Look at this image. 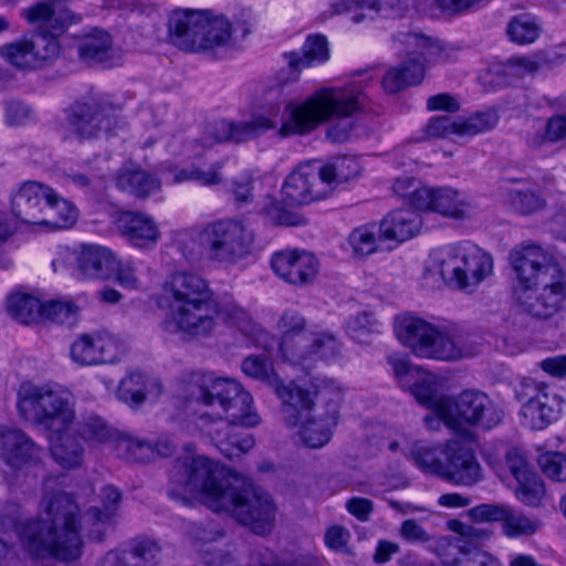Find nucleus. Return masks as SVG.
<instances>
[{
    "instance_id": "9",
    "label": "nucleus",
    "mask_w": 566,
    "mask_h": 566,
    "mask_svg": "<svg viewBox=\"0 0 566 566\" xmlns=\"http://www.w3.org/2000/svg\"><path fill=\"white\" fill-rule=\"evenodd\" d=\"M168 38L172 45L186 52H212L229 43L231 24L207 10H176L169 17Z\"/></svg>"
},
{
    "instance_id": "20",
    "label": "nucleus",
    "mask_w": 566,
    "mask_h": 566,
    "mask_svg": "<svg viewBox=\"0 0 566 566\" xmlns=\"http://www.w3.org/2000/svg\"><path fill=\"white\" fill-rule=\"evenodd\" d=\"M57 53V41L45 38L23 39L0 46V56L19 70L40 67Z\"/></svg>"
},
{
    "instance_id": "62",
    "label": "nucleus",
    "mask_w": 566,
    "mask_h": 566,
    "mask_svg": "<svg viewBox=\"0 0 566 566\" xmlns=\"http://www.w3.org/2000/svg\"><path fill=\"white\" fill-rule=\"evenodd\" d=\"M378 327L377 321L368 313L357 314L347 323V332L353 338L359 339L368 333L376 332Z\"/></svg>"
},
{
    "instance_id": "49",
    "label": "nucleus",
    "mask_w": 566,
    "mask_h": 566,
    "mask_svg": "<svg viewBox=\"0 0 566 566\" xmlns=\"http://www.w3.org/2000/svg\"><path fill=\"white\" fill-rule=\"evenodd\" d=\"M76 436L92 446L105 443L113 439L112 428L99 417L90 416L73 429Z\"/></svg>"
},
{
    "instance_id": "14",
    "label": "nucleus",
    "mask_w": 566,
    "mask_h": 566,
    "mask_svg": "<svg viewBox=\"0 0 566 566\" xmlns=\"http://www.w3.org/2000/svg\"><path fill=\"white\" fill-rule=\"evenodd\" d=\"M128 350L119 336L107 331H94L80 334L71 344V359L80 366L113 364Z\"/></svg>"
},
{
    "instance_id": "2",
    "label": "nucleus",
    "mask_w": 566,
    "mask_h": 566,
    "mask_svg": "<svg viewBox=\"0 0 566 566\" xmlns=\"http://www.w3.org/2000/svg\"><path fill=\"white\" fill-rule=\"evenodd\" d=\"M363 96V91L352 83L342 87L322 88L302 103H289L284 115H281L279 105H273L250 120L240 123L218 120L206 127L200 145L195 142L187 146L191 148L188 153L196 157L201 154V150L217 143L247 142L275 128L279 122H281L280 136L304 135L331 118L350 117L360 109Z\"/></svg>"
},
{
    "instance_id": "51",
    "label": "nucleus",
    "mask_w": 566,
    "mask_h": 566,
    "mask_svg": "<svg viewBox=\"0 0 566 566\" xmlns=\"http://www.w3.org/2000/svg\"><path fill=\"white\" fill-rule=\"evenodd\" d=\"M328 57L326 39L322 35H311L303 46V57L291 60L290 65L293 69L307 67L316 63L325 62Z\"/></svg>"
},
{
    "instance_id": "11",
    "label": "nucleus",
    "mask_w": 566,
    "mask_h": 566,
    "mask_svg": "<svg viewBox=\"0 0 566 566\" xmlns=\"http://www.w3.org/2000/svg\"><path fill=\"white\" fill-rule=\"evenodd\" d=\"M444 454L447 463L437 458H427V471L464 486H472L483 479L482 468L470 447L457 440H449L444 447Z\"/></svg>"
},
{
    "instance_id": "59",
    "label": "nucleus",
    "mask_w": 566,
    "mask_h": 566,
    "mask_svg": "<svg viewBox=\"0 0 566 566\" xmlns=\"http://www.w3.org/2000/svg\"><path fill=\"white\" fill-rule=\"evenodd\" d=\"M395 192L408 199L409 203L415 208L420 209L423 202V189L420 179L411 177L398 178L394 185Z\"/></svg>"
},
{
    "instance_id": "53",
    "label": "nucleus",
    "mask_w": 566,
    "mask_h": 566,
    "mask_svg": "<svg viewBox=\"0 0 566 566\" xmlns=\"http://www.w3.org/2000/svg\"><path fill=\"white\" fill-rule=\"evenodd\" d=\"M80 314V306L70 300H56L43 304L42 321L73 324Z\"/></svg>"
},
{
    "instance_id": "55",
    "label": "nucleus",
    "mask_w": 566,
    "mask_h": 566,
    "mask_svg": "<svg viewBox=\"0 0 566 566\" xmlns=\"http://www.w3.org/2000/svg\"><path fill=\"white\" fill-rule=\"evenodd\" d=\"M516 481L518 484L515 491L517 499L528 506L539 505L545 494V486L542 479L533 471Z\"/></svg>"
},
{
    "instance_id": "57",
    "label": "nucleus",
    "mask_w": 566,
    "mask_h": 566,
    "mask_svg": "<svg viewBox=\"0 0 566 566\" xmlns=\"http://www.w3.org/2000/svg\"><path fill=\"white\" fill-rule=\"evenodd\" d=\"M537 523L521 513H516L510 506V514L503 522V532L506 536L516 537L521 535H531L537 530Z\"/></svg>"
},
{
    "instance_id": "26",
    "label": "nucleus",
    "mask_w": 566,
    "mask_h": 566,
    "mask_svg": "<svg viewBox=\"0 0 566 566\" xmlns=\"http://www.w3.org/2000/svg\"><path fill=\"white\" fill-rule=\"evenodd\" d=\"M116 224L123 235L139 248L154 245L160 239V230L155 220L142 212H120Z\"/></svg>"
},
{
    "instance_id": "27",
    "label": "nucleus",
    "mask_w": 566,
    "mask_h": 566,
    "mask_svg": "<svg viewBox=\"0 0 566 566\" xmlns=\"http://www.w3.org/2000/svg\"><path fill=\"white\" fill-rule=\"evenodd\" d=\"M433 552L440 562L431 566H500L490 553L480 548L464 549L448 538L439 539Z\"/></svg>"
},
{
    "instance_id": "23",
    "label": "nucleus",
    "mask_w": 566,
    "mask_h": 566,
    "mask_svg": "<svg viewBox=\"0 0 566 566\" xmlns=\"http://www.w3.org/2000/svg\"><path fill=\"white\" fill-rule=\"evenodd\" d=\"M53 199V189L36 181L23 182L12 197V212L24 223L41 224L43 207Z\"/></svg>"
},
{
    "instance_id": "10",
    "label": "nucleus",
    "mask_w": 566,
    "mask_h": 566,
    "mask_svg": "<svg viewBox=\"0 0 566 566\" xmlns=\"http://www.w3.org/2000/svg\"><path fill=\"white\" fill-rule=\"evenodd\" d=\"M18 408L25 419L45 426L49 431L70 427L75 420L71 395L51 385L22 384L18 392Z\"/></svg>"
},
{
    "instance_id": "61",
    "label": "nucleus",
    "mask_w": 566,
    "mask_h": 566,
    "mask_svg": "<svg viewBox=\"0 0 566 566\" xmlns=\"http://www.w3.org/2000/svg\"><path fill=\"white\" fill-rule=\"evenodd\" d=\"M115 280L128 290H138L142 286L138 265L133 261H117L115 264Z\"/></svg>"
},
{
    "instance_id": "13",
    "label": "nucleus",
    "mask_w": 566,
    "mask_h": 566,
    "mask_svg": "<svg viewBox=\"0 0 566 566\" xmlns=\"http://www.w3.org/2000/svg\"><path fill=\"white\" fill-rule=\"evenodd\" d=\"M67 122L80 138H95L116 125L115 107L105 95L87 96L72 106Z\"/></svg>"
},
{
    "instance_id": "36",
    "label": "nucleus",
    "mask_w": 566,
    "mask_h": 566,
    "mask_svg": "<svg viewBox=\"0 0 566 566\" xmlns=\"http://www.w3.org/2000/svg\"><path fill=\"white\" fill-rule=\"evenodd\" d=\"M160 554V546L149 538L136 541L129 552L112 551L103 558L101 566H146Z\"/></svg>"
},
{
    "instance_id": "8",
    "label": "nucleus",
    "mask_w": 566,
    "mask_h": 566,
    "mask_svg": "<svg viewBox=\"0 0 566 566\" xmlns=\"http://www.w3.org/2000/svg\"><path fill=\"white\" fill-rule=\"evenodd\" d=\"M429 256L444 283L460 291H475L493 272L492 255L471 241L434 248Z\"/></svg>"
},
{
    "instance_id": "17",
    "label": "nucleus",
    "mask_w": 566,
    "mask_h": 566,
    "mask_svg": "<svg viewBox=\"0 0 566 566\" xmlns=\"http://www.w3.org/2000/svg\"><path fill=\"white\" fill-rule=\"evenodd\" d=\"M331 195L322 166L314 164L298 165L285 179L282 198L291 206L308 205L323 200Z\"/></svg>"
},
{
    "instance_id": "56",
    "label": "nucleus",
    "mask_w": 566,
    "mask_h": 566,
    "mask_svg": "<svg viewBox=\"0 0 566 566\" xmlns=\"http://www.w3.org/2000/svg\"><path fill=\"white\" fill-rule=\"evenodd\" d=\"M242 370L247 376L260 379L272 388L280 380L277 375L274 373L272 365L258 356H250L245 358L242 363Z\"/></svg>"
},
{
    "instance_id": "4",
    "label": "nucleus",
    "mask_w": 566,
    "mask_h": 566,
    "mask_svg": "<svg viewBox=\"0 0 566 566\" xmlns=\"http://www.w3.org/2000/svg\"><path fill=\"white\" fill-rule=\"evenodd\" d=\"M163 298L169 312L163 322L168 333L192 337L210 335L221 312L208 281L190 272H175L167 277Z\"/></svg>"
},
{
    "instance_id": "47",
    "label": "nucleus",
    "mask_w": 566,
    "mask_h": 566,
    "mask_svg": "<svg viewBox=\"0 0 566 566\" xmlns=\"http://www.w3.org/2000/svg\"><path fill=\"white\" fill-rule=\"evenodd\" d=\"M50 218H43L41 224L51 227L52 229L71 228L77 219V209L69 200L60 197L53 190V199L49 200L46 206Z\"/></svg>"
},
{
    "instance_id": "7",
    "label": "nucleus",
    "mask_w": 566,
    "mask_h": 566,
    "mask_svg": "<svg viewBox=\"0 0 566 566\" xmlns=\"http://www.w3.org/2000/svg\"><path fill=\"white\" fill-rule=\"evenodd\" d=\"M427 410L461 437L472 436L469 427L490 430L503 418L501 408L484 392L467 389L455 398L448 396L430 397L427 394Z\"/></svg>"
},
{
    "instance_id": "42",
    "label": "nucleus",
    "mask_w": 566,
    "mask_h": 566,
    "mask_svg": "<svg viewBox=\"0 0 566 566\" xmlns=\"http://www.w3.org/2000/svg\"><path fill=\"white\" fill-rule=\"evenodd\" d=\"M101 496L104 502V510L102 511L98 507H93L88 510L83 517V523L85 525L95 527V530L92 531L91 536L96 541L102 539L105 525L109 523L114 516L116 507L120 501L119 491L113 486L104 488Z\"/></svg>"
},
{
    "instance_id": "44",
    "label": "nucleus",
    "mask_w": 566,
    "mask_h": 566,
    "mask_svg": "<svg viewBox=\"0 0 566 566\" xmlns=\"http://www.w3.org/2000/svg\"><path fill=\"white\" fill-rule=\"evenodd\" d=\"M160 180L142 169H123L116 177V186L138 198H145L160 189Z\"/></svg>"
},
{
    "instance_id": "45",
    "label": "nucleus",
    "mask_w": 566,
    "mask_h": 566,
    "mask_svg": "<svg viewBox=\"0 0 566 566\" xmlns=\"http://www.w3.org/2000/svg\"><path fill=\"white\" fill-rule=\"evenodd\" d=\"M321 166L325 179L329 184L331 192L336 185L348 182L361 174V165L356 157L345 156Z\"/></svg>"
},
{
    "instance_id": "15",
    "label": "nucleus",
    "mask_w": 566,
    "mask_h": 566,
    "mask_svg": "<svg viewBox=\"0 0 566 566\" xmlns=\"http://www.w3.org/2000/svg\"><path fill=\"white\" fill-rule=\"evenodd\" d=\"M510 262L525 289L560 280L565 274L554 258L539 245L516 247L510 253Z\"/></svg>"
},
{
    "instance_id": "24",
    "label": "nucleus",
    "mask_w": 566,
    "mask_h": 566,
    "mask_svg": "<svg viewBox=\"0 0 566 566\" xmlns=\"http://www.w3.org/2000/svg\"><path fill=\"white\" fill-rule=\"evenodd\" d=\"M469 355L453 324L427 322V358L450 361Z\"/></svg>"
},
{
    "instance_id": "58",
    "label": "nucleus",
    "mask_w": 566,
    "mask_h": 566,
    "mask_svg": "<svg viewBox=\"0 0 566 566\" xmlns=\"http://www.w3.org/2000/svg\"><path fill=\"white\" fill-rule=\"evenodd\" d=\"M543 473L557 482L566 481V455L560 452L542 454L538 460Z\"/></svg>"
},
{
    "instance_id": "31",
    "label": "nucleus",
    "mask_w": 566,
    "mask_h": 566,
    "mask_svg": "<svg viewBox=\"0 0 566 566\" xmlns=\"http://www.w3.org/2000/svg\"><path fill=\"white\" fill-rule=\"evenodd\" d=\"M542 292L535 297L528 296L523 302L524 311L533 317L546 319L552 317L560 307L566 295L565 275L560 280L552 279L542 284Z\"/></svg>"
},
{
    "instance_id": "32",
    "label": "nucleus",
    "mask_w": 566,
    "mask_h": 566,
    "mask_svg": "<svg viewBox=\"0 0 566 566\" xmlns=\"http://www.w3.org/2000/svg\"><path fill=\"white\" fill-rule=\"evenodd\" d=\"M305 319L296 312H285L277 323L281 333L280 352L284 359L293 361L298 352L306 345L311 332L305 329Z\"/></svg>"
},
{
    "instance_id": "60",
    "label": "nucleus",
    "mask_w": 566,
    "mask_h": 566,
    "mask_svg": "<svg viewBox=\"0 0 566 566\" xmlns=\"http://www.w3.org/2000/svg\"><path fill=\"white\" fill-rule=\"evenodd\" d=\"M472 521L484 522H504L510 514V506L505 504H480L468 512Z\"/></svg>"
},
{
    "instance_id": "3",
    "label": "nucleus",
    "mask_w": 566,
    "mask_h": 566,
    "mask_svg": "<svg viewBox=\"0 0 566 566\" xmlns=\"http://www.w3.org/2000/svg\"><path fill=\"white\" fill-rule=\"evenodd\" d=\"M181 386L190 403L213 409L212 412H202L200 418L203 421L220 422L216 431L209 430V434L221 453L232 459L253 448L252 436L240 434L237 427H255L260 423V417L254 410L252 396L239 382L192 373Z\"/></svg>"
},
{
    "instance_id": "54",
    "label": "nucleus",
    "mask_w": 566,
    "mask_h": 566,
    "mask_svg": "<svg viewBox=\"0 0 566 566\" xmlns=\"http://www.w3.org/2000/svg\"><path fill=\"white\" fill-rule=\"evenodd\" d=\"M117 453L128 461L146 462L154 455L153 447L143 440L124 436L116 442Z\"/></svg>"
},
{
    "instance_id": "46",
    "label": "nucleus",
    "mask_w": 566,
    "mask_h": 566,
    "mask_svg": "<svg viewBox=\"0 0 566 566\" xmlns=\"http://www.w3.org/2000/svg\"><path fill=\"white\" fill-rule=\"evenodd\" d=\"M409 0H356L360 14L353 15V21L358 23L365 18L373 19L376 15L386 18L400 17L408 8Z\"/></svg>"
},
{
    "instance_id": "30",
    "label": "nucleus",
    "mask_w": 566,
    "mask_h": 566,
    "mask_svg": "<svg viewBox=\"0 0 566 566\" xmlns=\"http://www.w3.org/2000/svg\"><path fill=\"white\" fill-rule=\"evenodd\" d=\"M161 394V384L138 370H132L120 380L117 388L119 400L132 407L140 406L146 399H157Z\"/></svg>"
},
{
    "instance_id": "12",
    "label": "nucleus",
    "mask_w": 566,
    "mask_h": 566,
    "mask_svg": "<svg viewBox=\"0 0 566 566\" xmlns=\"http://www.w3.org/2000/svg\"><path fill=\"white\" fill-rule=\"evenodd\" d=\"M313 390L296 381L284 384L281 379L273 387L274 392L282 401L284 421L290 427H296L303 417L314 411V397L322 395L329 402L335 399V389L340 388L333 380L323 379L312 385Z\"/></svg>"
},
{
    "instance_id": "19",
    "label": "nucleus",
    "mask_w": 566,
    "mask_h": 566,
    "mask_svg": "<svg viewBox=\"0 0 566 566\" xmlns=\"http://www.w3.org/2000/svg\"><path fill=\"white\" fill-rule=\"evenodd\" d=\"M499 123L495 112H480L452 120L449 116H433L427 123V138L473 137L494 128Z\"/></svg>"
},
{
    "instance_id": "28",
    "label": "nucleus",
    "mask_w": 566,
    "mask_h": 566,
    "mask_svg": "<svg viewBox=\"0 0 566 566\" xmlns=\"http://www.w3.org/2000/svg\"><path fill=\"white\" fill-rule=\"evenodd\" d=\"M50 452L54 461L64 469H76L84 461V448L70 427H60L49 433Z\"/></svg>"
},
{
    "instance_id": "38",
    "label": "nucleus",
    "mask_w": 566,
    "mask_h": 566,
    "mask_svg": "<svg viewBox=\"0 0 566 566\" xmlns=\"http://www.w3.org/2000/svg\"><path fill=\"white\" fill-rule=\"evenodd\" d=\"M388 363L391 365L401 389L409 392L420 406H424L423 369L405 358L394 355L388 358Z\"/></svg>"
},
{
    "instance_id": "43",
    "label": "nucleus",
    "mask_w": 566,
    "mask_h": 566,
    "mask_svg": "<svg viewBox=\"0 0 566 566\" xmlns=\"http://www.w3.org/2000/svg\"><path fill=\"white\" fill-rule=\"evenodd\" d=\"M223 163L217 161L208 168L175 169L168 168L164 171V180L166 184H179L184 181H197L202 186L219 185L223 180L222 176Z\"/></svg>"
},
{
    "instance_id": "50",
    "label": "nucleus",
    "mask_w": 566,
    "mask_h": 566,
    "mask_svg": "<svg viewBox=\"0 0 566 566\" xmlns=\"http://www.w3.org/2000/svg\"><path fill=\"white\" fill-rule=\"evenodd\" d=\"M506 203L522 214H531L542 210L546 201L532 189H509L505 191Z\"/></svg>"
},
{
    "instance_id": "34",
    "label": "nucleus",
    "mask_w": 566,
    "mask_h": 566,
    "mask_svg": "<svg viewBox=\"0 0 566 566\" xmlns=\"http://www.w3.org/2000/svg\"><path fill=\"white\" fill-rule=\"evenodd\" d=\"M421 217L411 210H397L388 213L379 224V238L401 243L420 232Z\"/></svg>"
},
{
    "instance_id": "52",
    "label": "nucleus",
    "mask_w": 566,
    "mask_h": 566,
    "mask_svg": "<svg viewBox=\"0 0 566 566\" xmlns=\"http://www.w3.org/2000/svg\"><path fill=\"white\" fill-rule=\"evenodd\" d=\"M506 32L511 41L528 44L539 36L541 28L531 17L520 15L509 22Z\"/></svg>"
},
{
    "instance_id": "40",
    "label": "nucleus",
    "mask_w": 566,
    "mask_h": 566,
    "mask_svg": "<svg viewBox=\"0 0 566 566\" xmlns=\"http://www.w3.org/2000/svg\"><path fill=\"white\" fill-rule=\"evenodd\" d=\"M78 56L88 65L107 64L114 57L111 35L101 30L84 35L78 43Z\"/></svg>"
},
{
    "instance_id": "6",
    "label": "nucleus",
    "mask_w": 566,
    "mask_h": 566,
    "mask_svg": "<svg viewBox=\"0 0 566 566\" xmlns=\"http://www.w3.org/2000/svg\"><path fill=\"white\" fill-rule=\"evenodd\" d=\"M252 243V231L235 219L210 222L198 234L184 231L177 239V245L187 259H193L201 248L211 261L228 264L244 258Z\"/></svg>"
},
{
    "instance_id": "22",
    "label": "nucleus",
    "mask_w": 566,
    "mask_h": 566,
    "mask_svg": "<svg viewBox=\"0 0 566 566\" xmlns=\"http://www.w3.org/2000/svg\"><path fill=\"white\" fill-rule=\"evenodd\" d=\"M43 450L23 431L0 429V458L13 470L41 461Z\"/></svg>"
},
{
    "instance_id": "64",
    "label": "nucleus",
    "mask_w": 566,
    "mask_h": 566,
    "mask_svg": "<svg viewBox=\"0 0 566 566\" xmlns=\"http://www.w3.org/2000/svg\"><path fill=\"white\" fill-rule=\"evenodd\" d=\"M501 67L505 75L523 77L526 74L535 73L538 70V63L528 57H513Z\"/></svg>"
},
{
    "instance_id": "1",
    "label": "nucleus",
    "mask_w": 566,
    "mask_h": 566,
    "mask_svg": "<svg viewBox=\"0 0 566 566\" xmlns=\"http://www.w3.org/2000/svg\"><path fill=\"white\" fill-rule=\"evenodd\" d=\"M169 483L175 499H197L214 512L231 514L256 534L272 528L276 507L271 496L238 476L224 475L219 464L205 455L177 460Z\"/></svg>"
},
{
    "instance_id": "39",
    "label": "nucleus",
    "mask_w": 566,
    "mask_h": 566,
    "mask_svg": "<svg viewBox=\"0 0 566 566\" xmlns=\"http://www.w3.org/2000/svg\"><path fill=\"white\" fill-rule=\"evenodd\" d=\"M395 335L398 340L415 355L424 353V321L411 313H402L395 317Z\"/></svg>"
},
{
    "instance_id": "41",
    "label": "nucleus",
    "mask_w": 566,
    "mask_h": 566,
    "mask_svg": "<svg viewBox=\"0 0 566 566\" xmlns=\"http://www.w3.org/2000/svg\"><path fill=\"white\" fill-rule=\"evenodd\" d=\"M43 304L35 295L20 290L10 293L7 297L8 313L23 324L42 321Z\"/></svg>"
},
{
    "instance_id": "21",
    "label": "nucleus",
    "mask_w": 566,
    "mask_h": 566,
    "mask_svg": "<svg viewBox=\"0 0 566 566\" xmlns=\"http://www.w3.org/2000/svg\"><path fill=\"white\" fill-rule=\"evenodd\" d=\"M342 389H335V399L328 403L326 412L314 410L300 420L297 434L302 443L312 449L324 447L332 439V429L337 424Z\"/></svg>"
},
{
    "instance_id": "18",
    "label": "nucleus",
    "mask_w": 566,
    "mask_h": 566,
    "mask_svg": "<svg viewBox=\"0 0 566 566\" xmlns=\"http://www.w3.org/2000/svg\"><path fill=\"white\" fill-rule=\"evenodd\" d=\"M271 269L282 281L294 286L312 284L319 271V261L310 251L286 248L271 256Z\"/></svg>"
},
{
    "instance_id": "33",
    "label": "nucleus",
    "mask_w": 566,
    "mask_h": 566,
    "mask_svg": "<svg viewBox=\"0 0 566 566\" xmlns=\"http://www.w3.org/2000/svg\"><path fill=\"white\" fill-rule=\"evenodd\" d=\"M342 350V344L329 332H311L306 345L300 349L292 364L310 367L318 359L333 360Z\"/></svg>"
},
{
    "instance_id": "29",
    "label": "nucleus",
    "mask_w": 566,
    "mask_h": 566,
    "mask_svg": "<svg viewBox=\"0 0 566 566\" xmlns=\"http://www.w3.org/2000/svg\"><path fill=\"white\" fill-rule=\"evenodd\" d=\"M116 258L106 247L84 244L76 254V272L82 279H102L114 271Z\"/></svg>"
},
{
    "instance_id": "35",
    "label": "nucleus",
    "mask_w": 566,
    "mask_h": 566,
    "mask_svg": "<svg viewBox=\"0 0 566 566\" xmlns=\"http://www.w3.org/2000/svg\"><path fill=\"white\" fill-rule=\"evenodd\" d=\"M424 73L422 53H410L399 66L391 67L382 77V87L387 93H397L407 86L419 84Z\"/></svg>"
},
{
    "instance_id": "25",
    "label": "nucleus",
    "mask_w": 566,
    "mask_h": 566,
    "mask_svg": "<svg viewBox=\"0 0 566 566\" xmlns=\"http://www.w3.org/2000/svg\"><path fill=\"white\" fill-rule=\"evenodd\" d=\"M23 17L36 24L41 35L38 38L52 39L63 34L66 28L75 21V17L65 8L53 9L50 4L39 2L23 11Z\"/></svg>"
},
{
    "instance_id": "63",
    "label": "nucleus",
    "mask_w": 566,
    "mask_h": 566,
    "mask_svg": "<svg viewBox=\"0 0 566 566\" xmlns=\"http://www.w3.org/2000/svg\"><path fill=\"white\" fill-rule=\"evenodd\" d=\"M350 539V532L340 525L329 526L324 536L325 545L335 552L345 553L348 551L347 545Z\"/></svg>"
},
{
    "instance_id": "37",
    "label": "nucleus",
    "mask_w": 566,
    "mask_h": 566,
    "mask_svg": "<svg viewBox=\"0 0 566 566\" xmlns=\"http://www.w3.org/2000/svg\"><path fill=\"white\" fill-rule=\"evenodd\" d=\"M469 205L460 198L458 190L450 187L427 189V211L453 219L467 218Z\"/></svg>"
},
{
    "instance_id": "48",
    "label": "nucleus",
    "mask_w": 566,
    "mask_h": 566,
    "mask_svg": "<svg viewBox=\"0 0 566 566\" xmlns=\"http://www.w3.org/2000/svg\"><path fill=\"white\" fill-rule=\"evenodd\" d=\"M378 235L375 226L365 224L352 230L347 238L352 255L365 259L378 251Z\"/></svg>"
},
{
    "instance_id": "16",
    "label": "nucleus",
    "mask_w": 566,
    "mask_h": 566,
    "mask_svg": "<svg viewBox=\"0 0 566 566\" xmlns=\"http://www.w3.org/2000/svg\"><path fill=\"white\" fill-rule=\"evenodd\" d=\"M522 413L534 430H542L555 421L562 412V398L547 386L524 380L516 389Z\"/></svg>"
},
{
    "instance_id": "5",
    "label": "nucleus",
    "mask_w": 566,
    "mask_h": 566,
    "mask_svg": "<svg viewBox=\"0 0 566 566\" xmlns=\"http://www.w3.org/2000/svg\"><path fill=\"white\" fill-rule=\"evenodd\" d=\"M45 517L19 530L25 548L39 557L53 556L61 560L81 555V539L76 530L77 506L66 493L59 492L42 501Z\"/></svg>"
}]
</instances>
